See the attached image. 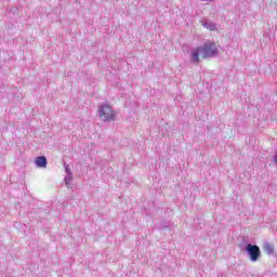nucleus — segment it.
<instances>
[{"instance_id":"7ed1b4c3","label":"nucleus","mask_w":277,"mask_h":277,"mask_svg":"<svg viewBox=\"0 0 277 277\" xmlns=\"http://www.w3.org/2000/svg\"><path fill=\"white\" fill-rule=\"evenodd\" d=\"M245 250H246V252H247V254L250 258V261L252 263H256V261H259V259H261V248H259V246L248 243L246 246Z\"/></svg>"},{"instance_id":"423d86ee","label":"nucleus","mask_w":277,"mask_h":277,"mask_svg":"<svg viewBox=\"0 0 277 277\" xmlns=\"http://www.w3.org/2000/svg\"><path fill=\"white\" fill-rule=\"evenodd\" d=\"M263 248H264V252L268 256H272V254H274V245H272V242H264Z\"/></svg>"},{"instance_id":"f257e3e1","label":"nucleus","mask_w":277,"mask_h":277,"mask_svg":"<svg viewBox=\"0 0 277 277\" xmlns=\"http://www.w3.org/2000/svg\"><path fill=\"white\" fill-rule=\"evenodd\" d=\"M97 111L103 122H114L116 120V110L107 104L100 105Z\"/></svg>"},{"instance_id":"39448f33","label":"nucleus","mask_w":277,"mask_h":277,"mask_svg":"<svg viewBox=\"0 0 277 277\" xmlns=\"http://www.w3.org/2000/svg\"><path fill=\"white\" fill-rule=\"evenodd\" d=\"M35 164L37 168H47V157L39 156L35 159Z\"/></svg>"},{"instance_id":"9d476101","label":"nucleus","mask_w":277,"mask_h":277,"mask_svg":"<svg viewBox=\"0 0 277 277\" xmlns=\"http://www.w3.org/2000/svg\"><path fill=\"white\" fill-rule=\"evenodd\" d=\"M274 161H275V163L277 166V155L274 157Z\"/></svg>"},{"instance_id":"0eeeda50","label":"nucleus","mask_w":277,"mask_h":277,"mask_svg":"<svg viewBox=\"0 0 277 277\" xmlns=\"http://www.w3.org/2000/svg\"><path fill=\"white\" fill-rule=\"evenodd\" d=\"M202 26L206 29H209L210 31H215V29H217V26H215V24H213V22H209V21L203 22Z\"/></svg>"},{"instance_id":"f03ea898","label":"nucleus","mask_w":277,"mask_h":277,"mask_svg":"<svg viewBox=\"0 0 277 277\" xmlns=\"http://www.w3.org/2000/svg\"><path fill=\"white\" fill-rule=\"evenodd\" d=\"M220 51L217 50V45L211 41H207L202 47H201V57L203 60H207L209 57H215Z\"/></svg>"},{"instance_id":"20e7f679","label":"nucleus","mask_w":277,"mask_h":277,"mask_svg":"<svg viewBox=\"0 0 277 277\" xmlns=\"http://www.w3.org/2000/svg\"><path fill=\"white\" fill-rule=\"evenodd\" d=\"M200 55H202V48L197 47L190 50V63L200 64Z\"/></svg>"},{"instance_id":"6e6552de","label":"nucleus","mask_w":277,"mask_h":277,"mask_svg":"<svg viewBox=\"0 0 277 277\" xmlns=\"http://www.w3.org/2000/svg\"><path fill=\"white\" fill-rule=\"evenodd\" d=\"M64 180L66 187H72V175H66Z\"/></svg>"},{"instance_id":"1a4fd4ad","label":"nucleus","mask_w":277,"mask_h":277,"mask_svg":"<svg viewBox=\"0 0 277 277\" xmlns=\"http://www.w3.org/2000/svg\"><path fill=\"white\" fill-rule=\"evenodd\" d=\"M65 172H67V176H72V171H70V168L65 167Z\"/></svg>"}]
</instances>
